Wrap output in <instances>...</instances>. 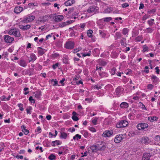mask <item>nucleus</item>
I'll return each mask as SVG.
<instances>
[{"label": "nucleus", "mask_w": 160, "mask_h": 160, "mask_svg": "<svg viewBox=\"0 0 160 160\" xmlns=\"http://www.w3.org/2000/svg\"><path fill=\"white\" fill-rule=\"evenodd\" d=\"M8 34L13 35L16 37H19L20 36V33L18 29L13 28L10 29L8 32Z\"/></svg>", "instance_id": "1"}, {"label": "nucleus", "mask_w": 160, "mask_h": 160, "mask_svg": "<svg viewBox=\"0 0 160 160\" xmlns=\"http://www.w3.org/2000/svg\"><path fill=\"white\" fill-rule=\"evenodd\" d=\"M35 18L34 16L31 14H29L25 17H24L22 21L23 23H28L31 22Z\"/></svg>", "instance_id": "2"}, {"label": "nucleus", "mask_w": 160, "mask_h": 160, "mask_svg": "<svg viewBox=\"0 0 160 160\" xmlns=\"http://www.w3.org/2000/svg\"><path fill=\"white\" fill-rule=\"evenodd\" d=\"M128 123L126 120H121L116 125L117 128H120L125 127L128 126Z\"/></svg>", "instance_id": "3"}, {"label": "nucleus", "mask_w": 160, "mask_h": 160, "mask_svg": "<svg viewBox=\"0 0 160 160\" xmlns=\"http://www.w3.org/2000/svg\"><path fill=\"white\" fill-rule=\"evenodd\" d=\"M98 10L97 7L93 5L90 6L87 10V12L89 13H95Z\"/></svg>", "instance_id": "4"}, {"label": "nucleus", "mask_w": 160, "mask_h": 160, "mask_svg": "<svg viewBox=\"0 0 160 160\" xmlns=\"http://www.w3.org/2000/svg\"><path fill=\"white\" fill-rule=\"evenodd\" d=\"M113 133V131L112 130H106L103 132L102 136L106 138H110L112 135Z\"/></svg>", "instance_id": "5"}, {"label": "nucleus", "mask_w": 160, "mask_h": 160, "mask_svg": "<svg viewBox=\"0 0 160 160\" xmlns=\"http://www.w3.org/2000/svg\"><path fill=\"white\" fill-rule=\"evenodd\" d=\"M3 39L5 42L8 43H11L14 40V38L8 35H6L3 37Z\"/></svg>", "instance_id": "6"}, {"label": "nucleus", "mask_w": 160, "mask_h": 160, "mask_svg": "<svg viewBox=\"0 0 160 160\" xmlns=\"http://www.w3.org/2000/svg\"><path fill=\"white\" fill-rule=\"evenodd\" d=\"M148 124L146 123H141L138 124L137 126L138 130H143L148 127Z\"/></svg>", "instance_id": "7"}, {"label": "nucleus", "mask_w": 160, "mask_h": 160, "mask_svg": "<svg viewBox=\"0 0 160 160\" xmlns=\"http://www.w3.org/2000/svg\"><path fill=\"white\" fill-rule=\"evenodd\" d=\"M75 44L74 42L69 41L66 42L65 47L68 49H72L74 47Z\"/></svg>", "instance_id": "8"}, {"label": "nucleus", "mask_w": 160, "mask_h": 160, "mask_svg": "<svg viewBox=\"0 0 160 160\" xmlns=\"http://www.w3.org/2000/svg\"><path fill=\"white\" fill-rule=\"evenodd\" d=\"M123 135L122 134L117 135L114 140V142L116 143H120L122 140Z\"/></svg>", "instance_id": "9"}, {"label": "nucleus", "mask_w": 160, "mask_h": 160, "mask_svg": "<svg viewBox=\"0 0 160 160\" xmlns=\"http://www.w3.org/2000/svg\"><path fill=\"white\" fill-rule=\"evenodd\" d=\"M140 142L142 144H148L150 142V141L148 137L144 136L141 138Z\"/></svg>", "instance_id": "10"}, {"label": "nucleus", "mask_w": 160, "mask_h": 160, "mask_svg": "<svg viewBox=\"0 0 160 160\" xmlns=\"http://www.w3.org/2000/svg\"><path fill=\"white\" fill-rule=\"evenodd\" d=\"M123 90V89L121 87H118L116 89L115 93L116 95L119 97L122 93V91Z\"/></svg>", "instance_id": "11"}, {"label": "nucleus", "mask_w": 160, "mask_h": 160, "mask_svg": "<svg viewBox=\"0 0 160 160\" xmlns=\"http://www.w3.org/2000/svg\"><path fill=\"white\" fill-rule=\"evenodd\" d=\"M74 20H70V21H68L66 22H64L62 23H61L59 24V27L61 28L63 27L66 26L67 25H69V24L72 23L74 22Z\"/></svg>", "instance_id": "12"}, {"label": "nucleus", "mask_w": 160, "mask_h": 160, "mask_svg": "<svg viewBox=\"0 0 160 160\" xmlns=\"http://www.w3.org/2000/svg\"><path fill=\"white\" fill-rule=\"evenodd\" d=\"M46 52V50L43 48L41 47H38V53L40 55H43Z\"/></svg>", "instance_id": "13"}, {"label": "nucleus", "mask_w": 160, "mask_h": 160, "mask_svg": "<svg viewBox=\"0 0 160 160\" xmlns=\"http://www.w3.org/2000/svg\"><path fill=\"white\" fill-rule=\"evenodd\" d=\"M151 155L150 153H146L144 154L142 158V160H152L150 159Z\"/></svg>", "instance_id": "14"}, {"label": "nucleus", "mask_w": 160, "mask_h": 160, "mask_svg": "<svg viewBox=\"0 0 160 160\" xmlns=\"http://www.w3.org/2000/svg\"><path fill=\"white\" fill-rule=\"evenodd\" d=\"M152 80V82L155 84H157L159 81V79L157 77L154 75H152L150 76Z\"/></svg>", "instance_id": "15"}, {"label": "nucleus", "mask_w": 160, "mask_h": 160, "mask_svg": "<svg viewBox=\"0 0 160 160\" xmlns=\"http://www.w3.org/2000/svg\"><path fill=\"white\" fill-rule=\"evenodd\" d=\"M75 3L74 0H68L65 2L64 4L66 6H70Z\"/></svg>", "instance_id": "16"}, {"label": "nucleus", "mask_w": 160, "mask_h": 160, "mask_svg": "<svg viewBox=\"0 0 160 160\" xmlns=\"http://www.w3.org/2000/svg\"><path fill=\"white\" fill-rule=\"evenodd\" d=\"M97 62L99 64V65L101 66H104L107 64V62L105 61H104L102 59H99L97 60Z\"/></svg>", "instance_id": "17"}, {"label": "nucleus", "mask_w": 160, "mask_h": 160, "mask_svg": "<svg viewBox=\"0 0 160 160\" xmlns=\"http://www.w3.org/2000/svg\"><path fill=\"white\" fill-rule=\"evenodd\" d=\"M30 59L29 60L28 62H34L37 59V57L33 53H31L30 55Z\"/></svg>", "instance_id": "18"}, {"label": "nucleus", "mask_w": 160, "mask_h": 160, "mask_svg": "<svg viewBox=\"0 0 160 160\" xmlns=\"http://www.w3.org/2000/svg\"><path fill=\"white\" fill-rule=\"evenodd\" d=\"M63 18V16L62 15H58L54 17V20L56 22H60Z\"/></svg>", "instance_id": "19"}, {"label": "nucleus", "mask_w": 160, "mask_h": 160, "mask_svg": "<svg viewBox=\"0 0 160 160\" xmlns=\"http://www.w3.org/2000/svg\"><path fill=\"white\" fill-rule=\"evenodd\" d=\"M19 64L20 66L23 67H26L27 65L26 61L25 60L22 59L19 60Z\"/></svg>", "instance_id": "20"}, {"label": "nucleus", "mask_w": 160, "mask_h": 160, "mask_svg": "<svg viewBox=\"0 0 160 160\" xmlns=\"http://www.w3.org/2000/svg\"><path fill=\"white\" fill-rule=\"evenodd\" d=\"M31 26L30 25L28 24L26 25H20L19 27L23 31L29 29L31 28Z\"/></svg>", "instance_id": "21"}, {"label": "nucleus", "mask_w": 160, "mask_h": 160, "mask_svg": "<svg viewBox=\"0 0 160 160\" xmlns=\"http://www.w3.org/2000/svg\"><path fill=\"white\" fill-rule=\"evenodd\" d=\"M23 10L22 7L20 6L15 7L14 10V12L16 13H19L21 12Z\"/></svg>", "instance_id": "22"}, {"label": "nucleus", "mask_w": 160, "mask_h": 160, "mask_svg": "<svg viewBox=\"0 0 160 160\" xmlns=\"http://www.w3.org/2000/svg\"><path fill=\"white\" fill-rule=\"evenodd\" d=\"M22 132L25 135H27L29 132V131L26 129L27 128L24 125H22L21 126Z\"/></svg>", "instance_id": "23"}, {"label": "nucleus", "mask_w": 160, "mask_h": 160, "mask_svg": "<svg viewBox=\"0 0 160 160\" xmlns=\"http://www.w3.org/2000/svg\"><path fill=\"white\" fill-rule=\"evenodd\" d=\"M77 114V113L75 112L74 111L72 112V118L74 121H77L79 119L76 116Z\"/></svg>", "instance_id": "24"}, {"label": "nucleus", "mask_w": 160, "mask_h": 160, "mask_svg": "<svg viewBox=\"0 0 160 160\" xmlns=\"http://www.w3.org/2000/svg\"><path fill=\"white\" fill-rule=\"evenodd\" d=\"M158 118L156 116H150L148 118V120L151 122L156 121H157Z\"/></svg>", "instance_id": "25"}, {"label": "nucleus", "mask_w": 160, "mask_h": 160, "mask_svg": "<svg viewBox=\"0 0 160 160\" xmlns=\"http://www.w3.org/2000/svg\"><path fill=\"white\" fill-rule=\"evenodd\" d=\"M62 143V142L59 140H56L53 141L52 142V145L54 147L59 145H60Z\"/></svg>", "instance_id": "26"}, {"label": "nucleus", "mask_w": 160, "mask_h": 160, "mask_svg": "<svg viewBox=\"0 0 160 160\" xmlns=\"http://www.w3.org/2000/svg\"><path fill=\"white\" fill-rule=\"evenodd\" d=\"M128 103L125 102H122L120 104V108H128Z\"/></svg>", "instance_id": "27"}, {"label": "nucleus", "mask_w": 160, "mask_h": 160, "mask_svg": "<svg viewBox=\"0 0 160 160\" xmlns=\"http://www.w3.org/2000/svg\"><path fill=\"white\" fill-rule=\"evenodd\" d=\"M98 72L99 75L101 78L104 77H107L108 76V73L105 72H100L99 71H98Z\"/></svg>", "instance_id": "28"}, {"label": "nucleus", "mask_w": 160, "mask_h": 160, "mask_svg": "<svg viewBox=\"0 0 160 160\" xmlns=\"http://www.w3.org/2000/svg\"><path fill=\"white\" fill-rule=\"evenodd\" d=\"M154 20L153 19H151L147 21V23L150 27L152 26L154 24Z\"/></svg>", "instance_id": "29"}, {"label": "nucleus", "mask_w": 160, "mask_h": 160, "mask_svg": "<svg viewBox=\"0 0 160 160\" xmlns=\"http://www.w3.org/2000/svg\"><path fill=\"white\" fill-rule=\"evenodd\" d=\"M143 31L147 33H151L153 32L154 29L152 28L149 27L144 29Z\"/></svg>", "instance_id": "30"}, {"label": "nucleus", "mask_w": 160, "mask_h": 160, "mask_svg": "<svg viewBox=\"0 0 160 160\" xmlns=\"http://www.w3.org/2000/svg\"><path fill=\"white\" fill-rule=\"evenodd\" d=\"M91 148L92 150V151H93V152H97V151H98V145H92L91 147Z\"/></svg>", "instance_id": "31"}, {"label": "nucleus", "mask_w": 160, "mask_h": 160, "mask_svg": "<svg viewBox=\"0 0 160 160\" xmlns=\"http://www.w3.org/2000/svg\"><path fill=\"white\" fill-rule=\"evenodd\" d=\"M86 24L85 23H81L80 25L78 26V28L80 29V28L81 29L80 30V32H82L84 30V28L86 26Z\"/></svg>", "instance_id": "32"}, {"label": "nucleus", "mask_w": 160, "mask_h": 160, "mask_svg": "<svg viewBox=\"0 0 160 160\" xmlns=\"http://www.w3.org/2000/svg\"><path fill=\"white\" fill-rule=\"evenodd\" d=\"M113 8L112 7H108L105 10V13H109L113 11Z\"/></svg>", "instance_id": "33"}, {"label": "nucleus", "mask_w": 160, "mask_h": 160, "mask_svg": "<svg viewBox=\"0 0 160 160\" xmlns=\"http://www.w3.org/2000/svg\"><path fill=\"white\" fill-rule=\"evenodd\" d=\"M93 55L95 56H97L99 54V50L98 48H95L93 52Z\"/></svg>", "instance_id": "34"}, {"label": "nucleus", "mask_w": 160, "mask_h": 160, "mask_svg": "<svg viewBox=\"0 0 160 160\" xmlns=\"http://www.w3.org/2000/svg\"><path fill=\"white\" fill-rule=\"evenodd\" d=\"M41 96V91L36 92L35 93V98L39 99Z\"/></svg>", "instance_id": "35"}, {"label": "nucleus", "mask_w": 160, "mask_h": 160, "mask_svg": "<svg viewBox=\"0 0 160 160\" xmlns=\"http://www.w3.org/2000/svg\"><path fill=\"white\" fill-rule=\"evenodd\" d=\"M93 31L92 30H88L87 31V34L88 36L92 38V36Z\"/></svg>", "instance_id": "36"}, {"label": "nucleus", "mask_w": 160, "mask_h": 160, "mask_svg": "<svg viewBox=\"0 0 160 160\" xmlns=\"http://www.w3.org/2000/svg\"><path fill=\"white\" fill-rule=\"evenodd\" d=\"M67 137V133L64 132H61V133L60 138H62L66 139Z\"/></svg>", "instance_id": "37"}, {"label": "nucleus", "mask_w": 160, "mask_h": 160, "mask_svg": "<svg viewBox=\"0 0 160 160\" xmlns=\"http://www.w3.org/2000/svg\"><path fill=\"white\" fill-rule=\"evenodd\" d=\"M143 50L142 51L143 52H144L147 51H148L149 48L146 45H143L142 47Z\"/></svg>", "instance_id": "38"}, {"label": "nucleus", "mask_w": 160, "mask_h": 160, "mask_svg": "<svg viewBox=\"0 0 160 160\" xmlns=\"http://www.w3.org/2000/svg\"><path fill=\"white\" fill-rule=\"evenodd\" d=\"M51 83L53 86H56L58 85V82L56 79H52L51 80Z\"/></svg>", "instance_id": "39"}, {"label": "nucleus", "mask_w": 160, "mask_h": 160, "mask_svg": "<svg viewBox=\"0 0 160 160\" xmlns=\"http://www.w3.org/2000/svg\"><path fill=\"white\" fill-rule=\"evenodd\" d=\"M102 19L105 22H108L112 20V18L110 17L104 18Z\"/></svg>", "instance_id": "40"}, {"label": "nucleus", "mask_w": 160, "mask_h": 160, "mask_svg": "<svg viewBox=\"0 0 160 160\" xmlns=\"http://www.w3.org/2000/svg\"><path fill=\"white\" fill-rule=\"evenodd\" d=\"M143 39V37L142 35L138 36L135 38V40L137 42L141 41Z\"/></svg>", "instance_id": "41"}, {"label": "nucleus", "mask_w": 160, "mask_h": 160, "mask_svg": "<svg viewBox=\"0 0 160 160\" xmlns=\"http://www.w3.org/2000/svg\"><path fill=\"white\" fill-rule=\"evenodd\" d=\"M106 148V147L104 145L102 146L98 145V150L99 151H104Z\"/></svg>", "instance_id": "42"}, {"label": "nucleus", "mask_w": 160, "mask_h": 160, "mask_svg": "<svg viewBox=\"0 0 160 160\" xmlns=\"http://www.w3.org/2000/svg\"><path fill=\"white\" fill-rule=\"evenodd\" d=\"M81 135L79 134H77L73 137V138L74 140H78L79 139H81Z\"/></svg>", "instance_id": "43"}, {"label": "nucleus", "mask_w": 160, "mask_h": 160, "mask_svg": "<svg viewBox=\"0 0 160 160\" xmlns=\"http://www.w3.org/2000/svg\"><path fill=\"white\" fill-rule=\"evenodd\" d=\"M121 34L119 32H117L115 34L114 37L116 39H117L118 38H119L121 37Z\"/></svg>", "instance_id": "44"}, {"label": "nucleus", "mask_w": 160, "mask_h": 160, "mask_svg": "<svg viewBox=\"0 0 160 160\" xmlns=\"http://www.w3.org/2000/svg\"><path fill=\"white\" fill-rule=\"evenodd\" d=\"M128 29L126 28H124L122 30V33L123 34L128 35Z\"/></svg>", "instance_id": "45"}, {"label": "nucleus", "mask_w": 160, "mask_h": 160, "mask_svg": "<svg viewBox=\"0 0 160 160\" xmlns=\"http://www.w3.org/2000/svg\"><path fill=\"white\" fill-rule=\"evenodd\" d=\"M62 61L64 63L67 64L68 63V57L63 58L62 59Z\"/></svg>", "instance_id": "46"}, {"label": "nucleus", "mask_w": 160, "mask_h": 160, "mask_svg": "<svg viewBox=\"0 0 160 160\" xmlns=\"http://www.w3.org/2000/svg\"><path fill=\"white\" fill-rule=\"evenodd\" d=\"M99 35L102 38H104L106 36V34L103 31L101 30L99 31Z\"/></svg>", "instance_id": "47"}, {"label": "nucleus", "mask_w": 160, "mask_h": 160, "mask_svg": "<svg viewBox=\"0 0 160 160\" xmlns=\"http://www.w3.org/2000/svg\"><path fill=\"white\" fill-rule=\"evenodd\" d=\"M32 109V108L31 106H29L26 109L27 113V114H30L31 113V110Z\"/></svg>", "instance_id": "48"}, {"label": "nucleus", "mask_w": 160, "mask_h": 160, "mask_svg": "<svg viewBox=\"0 0 160 160\" xmlns=\"http://www.w3.org/2000/svg\"><path fill=\"white\" fill-rule=\"evenodd\" d=\"M98 119V118L97 117H94V119L92 120V122L94 125H96Z\"/></svg>", "instance_id": "49"}, {"label": "nucleus", "mask_w": 160, "mask_h": 160, "mask_svg": "<svg viewBox=\"0 0 160 160\" xmlns=\"http://www.w3.org/2000/svg\"><path fill=\"white\" fill-rule=\"evenodd\" d=\"M81 133L84 135L85 138H87L88 137V132L86 131H81Z\"/></svg>", "instance_id": "50"}, {"label": "nucleus", "mask_w": 160, "mask_h": 160, "mask_svg": "<svg viewBox=\"0 0 160 160\" xmlns=\"http://www.w3.org/2000/svg\"><path fill=\"white\" fill-rule=\"evenodd\" d=\"M116 68H113L110 71V73L111 75H114L116 71Z\"/></svg>", "instance_id": "51"}, {"label": "nucleus", "mask_w": 160, "mask_h": 160, "mask_svg": "<svg viewBox=\"0 0 160 160\" xmlns=\"http://www.w3.org/2000/svg\"><path fill=\"white\" fill-rule=\"evenodd\" d=\"M150 16L149 15H148V14H146L144 16H143L142 18V20H145L147 19Z\"/></svg>", "instance_id": "52"}, {"label": "nucleus", "mask_w": 160, "mask_h": 160, "mask_svg": "<svg viewBox=\"0 0 160 160\" xmlns=\"http://www.w3.org/2000/svg\"><path fill=\"white\" fill-rule=\"evenodd\" d=\"M49 159L50 160H54L56 159V156L53 154H51L48 157Z\"/></svg>", "instance_id": "53"}, {"label": "nucleus", "mask_w": 160, "mask_h": 160, "mask_svg": "<svg viewBox=\"0 0 160 160\" xmlns=\"http://www.w3.org/2000/svg\"><path fill=\"white\" fill-rule=\"evenodd\" d=\"M5 147V146L4 143L2 142L0 143V152L2 151Z\"/></svg>", "instance_id": "54"}, {"label": "nucleus", "mask_w": 160, "mask_h": 160, "mask_svg": "<svg viewBox=\"0 0 160 160\" xmlns=\"http://www.w3.org/2000/svg\"><path fill=\"white\" fill-rule=\"evenodd\" d=\"M154 87V86L152 84H148L147 86V88L149 90H152Z\"/></svg>", "instance_id": "55"}, {"label": "nucleus", "mask_w": 160, "mask_h": 160, "mask_svg": "<svg viewBox=\"0 0 160 160\" xmlns=\"http://www.w3.org/2000/svg\"><path fill=\"white\" fill-rule=\"evenodd\" d=\"M41 128L40 127H38L37 129L35 130V132L37 134L40 133L41 132Z\"/></svg>", "instance_id": "56"}, {"label": "nucleus", "mask_w": 160, "mask_h": 160, "mask_svg": "<svg viewBox=\"0 0 160 160\" xmlns=\"http://www.w3.org/2000/svg\"><path fill=\"white\" fill-rule=\"evenodd\" d=\"M37 70H40L42 68V66L38 63L36 64Z\"/></svg>", "instance_id": "57"}, {"label": "nucleus", "mask_w": 160, "mask_h": 160, "mask_svg": "<svg viewBox=\"0 0 160 160\" xmlns=\"http://www.w3.org/2000/svg\"><path fill=\"white\" fill-rule=\"evenodd\" d=\"M18 106L19 108V109L21 111H23L24 110L23 108V105L22 103H18Z\"/></svg>", "instance_id": "58"}, {"label": "nucleus", "mask_w": 160, "mask_h": 160, "mask_svg": "<svg viewBox=\"0 0 160 160\" xmlns=\"http://www.w3.org/2000/svg\"><path fill=\"white\" fill-rule=\"evenodd\" d=\"M82 56L83 57H85L86 56H90L91 55V51L89 50L88 53H82Z\"/></svg>", "instance_id": "59"}, {"label": "nucleus", "mask_w": 160, "mask_h": 160, "mask_svg": "<svg viewBox=\"0 0 160 160\" xmlns=\"http://www.w3.org/2000/svg\"><path fill=\"white\" fill-rule=\"evenodd\" d=\"M138 32L136 31H132V37H134L138 35Z\"/></svg>", "instance_id": "60"}, {"label": "nucleus", "mask_w": 160, "mask_h": 160, "mask_svg": "<svg viewBox=\"0 0 160 160\" xmlns=\"http://www.w3.org/2000/svg\"><path fill=\"white\" fill-rule=\"evenodd\" d=\"M154 140L158 142H160V136L159 135H157L154 138Z\"/></svg>", "instance_id": "61"}, {"label": "nucleus", "mask_w": 160, "mask_h": 160, "mask_svg": "<svg viewBox=\"0 0 160 160\" xmlns=\"http://www.w3.org/2000/svg\"><path fill=\"white\" fill-rule=\"evenodd\" d=\"M129 5L128 3H125L122 4V8H125L128 7Z\"/></svg>", "instance_id": "62"}, {"label": "nucleus", "mask_w": 160, "mask_h": 160, "mask_svg": "<svg viewBox=\"0 0 160 160\" xmlns=\"http://www.w3.org/2000/svg\"><path fill=\"white\" fill-rule=\"evenodd\" d=\"M126 39L124 38H123L120 41V43L122 45L124 46V42L126 41Z\"/></svg>", "instance_id": "63"}, {"label": "nucleus", "mask_w": 160, "mask_h": 160, "mask_svg": "<svg viewBox=\"0 0 160 160\" xmlns=\"http://www.w3.org/2000/svg\"><path fill=\"white\" fill-rule=\"evenodd\" d=\"M29 89L28 88H24V91L25 92L24 93V94L25 95H27L29 92V91H28Z\"/></svg>", "instance_id": "64"}]
</instances>
